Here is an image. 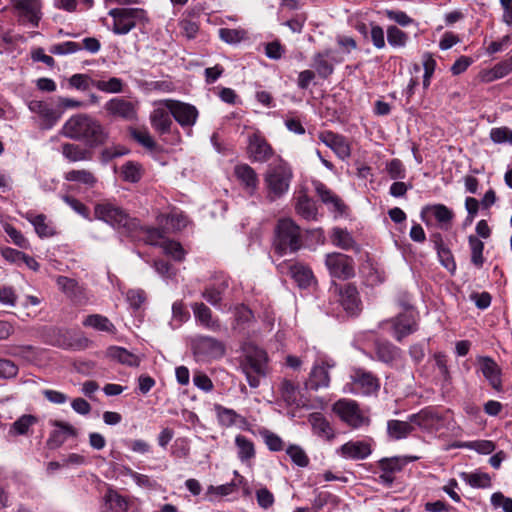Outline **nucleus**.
<instances>
[{
	"instance_id": "obj_1",
	"label": "nucleus",
	"mask_w": 512,
	"mask_h": 512,
	"mask_svg": "<svg viewBox=\"0 0 512 512\" xmlns=\"http://www.w3.org/2000/svg\"><path fill=\"white\" fill-rule=\"evenodd\" d=\"M63 136L82 141L89 147H98L106 143L108 131L97 119L88 114L71 116L61 129Z\"/></svg>"
},
{
	"instance_id": "obj_2",
	"label": "nucleus",
	"mask_w": 512,
	"mask_h": 512,
	"mask_svg": "<svg viewBox=\"0 0 512 512\" xmlns=\"http://www.w3.org/2000/svg\"><path fill=\"white\" fill-rule=\"evenodd\" d=\"M243 351V372L246 375L250 387L257 388L260 385V377L264 376L266 373L268 361L267 353L253 344H247Z\"/></svg>"
},
{
	"instance_id": "obj_3",
	"label": "nucleus",
	"mask_w": 512,
	"mask_h": 512,
	"mask_svg": "<svg viewBox=\"0 0 512 512\" xmlns=\"http://www.w3.org/2000/svg\"><path fill=\"white\" fill-rule=\"evenodd\" d=\"M275 251L279 255L287 251L296 252L302 245L300 227L291 219L283 218L278 221L275 230Z\"/></svg>"
},
{
	"instance_id": "obj_4",
	"label": "nucleus",
	"mask_w": 512,
	"mask_h": 512,
	"mask_svg": "<svg viewBox=\"0 0 512 512\" xmlns=\"http://www.w3.org/2000/svg\"><path fill=\"white\" fill-rule=\"evenodd\" d=\"M112 17V32L116 35H126L138 24L149 21L147 12L141 8H114L109 11Z\"/></svg>"
},
{
	"instance_id": "obj_5",
	"label": "nucleus",
	"mask_w": 512,
	"mask_h": 512,
	"mask_svg": "<svg viewBox=\"0 0 512 512\" xmlns=\"http://www.w3.org/2000/svg\"><path fill=\"white\" fill-rule=\"evenodd\" d=\"M246 158L251 163L264 164L276 156L275 149L259 129H254L247 135Z\"/></svg>"
},
{
	"instance_id": "obj_6",
	"label": "nucleus",
	"mask_w": 512,
	"mask_h": 512,
	"mask_svg": "<svg viewBox=\"0 0 512 512\" xmlns=\"http://www.w3.org/2000/svg\"><path fill=\"white\" fill-rule=\"evenodd\" d=\"M10 10L19 24L37 28L43 17L42 0H9Z\"/></svg>"
},
{
	"instance_id": "obj_7",
	"label": "nucleus",
	"mask_w": 512,
	"mask_h": 512,
	"mask_svg": "<svg viewBox=\"0 0 512 512\" xmlns=\"http://www.w3.org/2000/svg\"><path fill=\"white\" fill-rule=\"evenodd\" d=\"M333 412L352 429H359L369 426L370 418L359 407V404L352 399H339L333 404Z\"/></svg>"
},
{
	"instance_id": "obj_8",
	"label": "nucleus",
	"mask_w": 512,
	"mask_h": 512,
	"mask_svg": "<svg viewBox=\"0 0 512 512\" xmlns=\"http://www.w3.org/2000/svg\"><path fill=\"white\" fill-rule=\"evenodd\" d=\"M192 351L196 361L208 363L222 358L226 353V347L216 338L200 335L192 340Z\"/></svg>"
},
{
	"instance_id": "obj_9",
	"label": "nucleus",
	"mask_w": 512,
	"mask_h": 512,
	"mask_svg": "<svg viewBox=\"0 0 512 512\" xmlns=\"http://www.w3.org/2000/svg\"><path fill=\"white\" fill-rule=\"evenodd\" d=\"M293 178L290 165L278 157L275 164L269 165L264 180L270 192H287Z\"/></svg>"
},
{
	"instance_id": "obj_10",
	"label": "nucleus",
	"mask_w": 512,
	"mask_h": 512,
	"mask_svg": "<svg viewBox=\"0 0 512 512\" xmlns=\"http://www.w3.org/2000/svg\"><path fill=\"white\" fill-rule=\"evenodd\" d=\"M324 264L329 275L335 279L348 280L356 274L354 259L344 253H327L324 258Z\"/></svg>"
},
{
	"instance_id": "obj_11",
	"label": "nucleus",
	"mask_w": 512,
	"mask_h": 512,
	"mask_svg": "<svg viewBox=\"0 0 512 512\" xmlns=\"http://www.w3.org/2000/svg\"><path fill=\"white\" fill-rule=\"evenodd\" d=\"M350 378L351 383L348 391L353 394L371 396L376 395L380 389L379 378L363 368H354Z\"/></svg>"
},
{
	"instance_id": "obj_12",
	"label": "nucleus",
	"mask_w": 512,
	"mask_h": 512,
	"mask_svg": "<svg viewBox=\"0 0 512 512\" xmlns=\"http://www.w3.org/2000/svg\"><path fill=\"white\" fill-rule=\"evenodd\" d=\"M95 215L98 219L114 227H123L131 230L138 226V222L130 218L123 209L110 203L96 205Z\"/></svg>"
},
{
	"instance_id": "obj_13",
	"label": "nucleus",
	"mask_w": 512,
	"mask_h": 512,
	"mask_svg": "<svg viewBox=\"0 0 512 512\" xmlns=\"http://www.w3.org/2000/svg\"><path fill=\"white\" fill-rule=\"evenodd\" d=\"M337 302L350 315H357L362 309V302L357 287L352 283L332 286Z\"/></svg>"
},
{
	"instance_id": "obj_14",
	"label": "nucleus",
	"mask_w": 512,
	"mask_h": 512,
	"mask_svg": "<svg viewBox=\"0 0 512 512\" xmlns=\"http://www.w3.org/2000/svg\"><path fill=\"white\" fill-rule=\"evenodd\" d=\"M159 104L165 106L182 127H191L197 121L198 110L191 104L172 99L162 100Z\"/></svg>"
},
{
	"instance_id": "obj_15",
	"label": "nucleus",
	"mask_w": 512,
	"mask_h": 512,
	"mask_svg": "<svg viewBox=\"0 0 512 512\" xmlns=\"http://www.w3.org/2000/svg\"><path fill=\"white\" fill-rule=\"evenodd\" d=\"M374 440L366 437L362 440H350L337 449V454L348 460H364L373 452Z\"/></svg>"
},
{
	"instance_id": "obj_16",
	"label": "nucleus",
	"mask_w": 512,
	"mask_h": 512,
	"mask_svg": "<svg viewBox=\"0 0 512 512\" xmlns=\"http://www.w3.org/2000/svg\"><path fill=\"white\" fill-rule=\"evenodd\" d=\"M335 366V362L331 359L320 358L318 359L305 382L306 388L311 390H319L327 388L330 384L329 369Z\"/></svg>"
},
{
	"instance_id": "obj_17",
	"label": "nucleus",
	"mask_w": 512,
	"mask_h": 512,
	"mask_svg": "<svg viewBox=\"0 0 512 512\" xmlns=\"http://www.w3.org/2000/svg\"><path fill=\"white\" fill-rule=\"evenodd\" d=\"M104 109L111 117L120 118L125 121L137 120V103L128 101L122 97H115L108 100L104 105Z\"/></svg>"
},
{
	"instance_id": "obj_18",
	"label": "nucleus",
	"mask_w": 512,
	"mask_h": 512,
	"mask_svg": "<svg viewBox=\"0 0 512 512\" xmlns=\"http://www.w3.org/2000/svg\"><path fill=\"white\" fill-rule=\"evenodd\" d=\"M281 273L289 274L301 288L309 287L315 280L310 267L302 262L284 261L278 265Z\"/></svg>"
},
{
	"instance_id": "obj_19",
	"label": "nucleus",
	"mask_w": 512,
	"mask_h": 512,
	"mask_svg": "<svg viewBox=\"0 0 512 512\" xmlns=\"http://www.w3.org/2000/svg\"><path fill=\"white\" fill-rule=\"evenodd\" d=\"M319 140L329 147L336 156L345 161L351 157V144L348 139L331 130H325L318 134Z\"/></svg>"
},
{
	"instance_id": "obj_20",
	"label": "nucleus",
	"mask_w": 512,
	"mask_h": 512,
	"mask_svg": "<svg viewBox=\"0 0 512 512\" xmlns=\"http://www.w3.org/2000/svg\"><path fill=\"white\" fill-rule=\"evenodd\" d=\"M477 365L483 377L488 381L489 385L496 391H503L502 369L496 361L489 356H479Z\"/></svg>"
},
{
	"instance_id": "obj_21",
	"label": "nucleus",
	"mask_w": 512,
	"mask_h": 512,
	"mask_svg": "<svg viewBox=\"0 0 512 512\" xmlns=\"http://www.w3.org/2000/svg\"><path fill=\"white\" fill-rule=\"evenodd\" d=\"M409 419L411 423L429 433L437 432L444 427L443 417L431 407L422 409L420 412L411 415Z\"/></svg>"
},
{
	"instance_id": "obj_22",
	"label": "nucleus",
	"mask_w": 512,
	"mask_h": 512,
	"mask_svg": "<svg viewBox=\"0 0 512 512\" xmlns=\"http://www.w3.org/2000/svg\"><path fill=\"white\" fill-rule=\"evenodd\" d=\"M28 108L39 117L42 129H51L61 117V113L46 101L31 100Z\"/></svg>"
},
{
	"instance_id": "obj_23",
	"label": "nucleus",
	"mask_w": 512,
	"mask_h": 512,
	"mask_svg": "<svg viewBox=\"0 0 512 512\" xmlns=\"http://www.w3.org/2000/svg\"><path fill=\"white\" fill-rule=\"evenodd\" d=\"M406 464L407 460L399 456L380 459L377 462L380 469L378 482L387 487L391 486L395 480V474L400 472Z\"/></svg>"
},
{
	"instance_id": "obj_24",
	"label": "nucleus",
	"mask_w": 512,
	"mask_h": 512,
	"mask_svg": "<svg viewBox=\"0 0 512 512\" xmlns=\"http://www.w3.org/2000/svg\"><path fill=\"white\" fill-rule=\"evenodd\" d=\"M214 411L218 423L223 427L236 426L241 430L250 431V423L248 420L237 413L235 410L222 406L221 404L214 405Z\"/></svg>"
},
{
	"instance_id": "obj_25",
	"label": "nucleus",
	"mask_w": 512,
	"mask_h": 512,
	"mask_svg": "<svg viewBox=\"0 0 512 512\" xmlns=\"http://www.w3.org/2000/svg\"><path fill=\"white\" fill-rule=\"evenodd\" d=\"M392 326L395 339L401 341L417 330V316L414 311L407 310L392 320Z\"/></svg>"
},
{
	"instance_id": "obj_26",
	"label": "nucleus",
	"mask_w": 512,
	"mask_h": 512,
	"mask_svg": "<svg viewBox=\"0 0 512 512\" xmlns=\"http://www.w3.org/2000/svg\"><path fill=\"white\" fill-rule=\"evenodd\" d=\"M130 135L156 160L160 159L165 152L164 147L155 141L146 128H132L130 129Z\"/></svg>"
},
{
	"instance_id": "obj_27",
	"label": "nucleus",
	"mask_w": 512,
	"mask_h": 512,
	"mask_svg": "<svg viewBox=\"0 0 512 512\" xmlns=\"http://www.w3.org/2000/svg\"><path fill=\"white\" fill-rule=\"evenodd\" d=\"M196 322L202 327L213 332L221 329L220 321L213 316L212 310L202 302H196L191 305Z\"/></svg>"
},
{
	"instance_id": "obj_28",
	"label": "nucleus",
	"mask_w": 512,
	"mask_h": 512,
	"mask_svg": "<svg viewBox=\"0 0 512 512\" xmlns=\"http://www.w3.org/2000/svg\"><path fill=\"white\" fill-rule=\"evenodd\" d=\"M53 427L56 429L51 432L47 444L51 448L60 447L68 437H76L77 430L69 423L53 420L50 422Z\"/></svg>"
},
{
	"instance_id": "obj_29",
	"label": "nucleus",
	"mask_w": 512,
	"mask_h": 512,
	"mask_svg": "<svg viewBox=\"0 0 512 512\" xmlns=\"http://www.w3.org/2000/svg\"><path fill=\"white\" fill-rule=\"evenodd\" d=\"M308 422L312 427L313 433L319 438L325 441H331L335 437L332 425L323 414L319 412L310 414Z\"/></svg>"
},
{
	"instance_id": "obj_30",
	"label": "nucleus",
	"mask_w": 512,
	"mask_h": 512,
	"mask_svg": "<svg viewBox=\"0 0 512 512\" xmlns=\"http://www.w3.org/2000/svg\"><path fill=\"white\" fill-rule=\"evenodd\" d=\"M361 274L367 286L375 287L386 280L385 270L381 265L373 261H366L361 267Z\"/></svg>"
},
{
	"instance_id": "obj_31",
	"label": "nucleus",
	"mask_w": 512,
	"mask_h": 512,
	"mask_svg": "<svg viewBox=\"0 0 512 512\" xmlns=\"http://www.w3.org/2000/svg\"><path fill=\"white\" fill-rule=\"evenodd\" d=\"M277 393L279 398L287 406H299L300 404V391L299 386L293 381L283 378L277 385Z\"/></svg>"
},
{
	"instance_id": "obj_32",
	"label": "nucleus",
	"mask_w": 512,
	"mask_h": 512,
	"mask_svg": "<svg viewBox=\"0 0 512 512\" xmlns=\"http://www.w3.org/2000/svg\"><path fill=\"white\" fill-rule=\"evenodd\" d=\"M150 123L160 135L169 133L173 123L170 111L165 106L155 108L150 114Z\"/></svg>"
},
{
	"instance_id": "obj_33",
	"label": "nucleus",
	"mask_w": 512,
	"mask_h": 512,
	"mask_svg": "<svg viewBox=\"0 0 512 512\" xmlns=\"http://www.w3.org/2000/svg\"><path fill=\"white\" fill-rule=\"evenodd\" d=\"M234 175L244 188L254 190L257 188L259 179L253 167L247 163H240L234 167Z\"/></svg>"
},
{
	"instance_id": "obj_34",
	"label": "nucleus",
	"mask_w": 512,
	"mask_h": 512,
	"mask_svg": "<svg viewBox=\"0 0 512 512\" xmlns=\"http://www.w3.org/2000/svg\"><path fill=\"white\" fill-rule=\"evenodd\" d=\"M25 218L34 226V229L39 237H51L56 231L51 222L43 214H35L34 212H27Z\"/></svg>"
},
{
	"instance_id": "obj_35",
	"label": "nucleus",
	"mask_w": 512,
	"mask_h": 512,
	"mask_svg": "<svg viewBox=\"0 0 512 512\" xmlns=\"http://www.w3.org/2000/svg\"><path fill=\"white\" fill-rule=\"evenodd\" d=\"M235 446L237 448V457L244 464H250L256 456L255 445L253 441L241 434L235 436Z\"/></svg>"
},
{
	"instance_id": "obj_36",
	"label": "nucleus",
	"mask_w": 512,
	"mask_h": 512,
	"mask_svg": "<svg viewBox=\"0 0 512 512\" xmlns=\"http://www.w3.org/2000/svg\"><path fill=\"white\" fill-rule=\"evenodd\" d=\"M375 353L377 359L386 364H392L401 356L400 348L390 342H377Z\"/></svg>"
},
{
	"instance_id": "obj_37",
	"label": "nucleus",
	"mask_w": 512,
	"mask_h": 512,
	"mask_svg": "<svg viewBox=\"0 0 512 512\" xmlns=\"http://www.w3.org/2000/svg\"><path fill=\"white\" fill-rule=\"evenodd\" d=\"M85 327L93 328L100 332L110 334L116 333L115 325L106 317L101 314L88 315L82 322Z\"/></svg>"
},
{
	"instance_id": "obj_38",
	"label": "nucleus",
	"mask_w": 512,
	"mask_h": 512,
	"mask_svg": "<svg viewBox=\"0 0 512 512\" xmlns=\"http://www.w3.org/2000/svg\"><path fill=\"white\" fill-rule=\"evenodd\" d=\"M145 173L143 165L137 161H127L120 168L121 178L130 183L139 182Z\"/></svg>"
},
{
	"instance_id": "obj_39",
	"label": "nucleus",
	"mask_w": 512,
	"mask_h": 512,
	"mask_svg": "<svg viewBox=\"0 0 512 512\" xmlns=\"http://www.w3.org/2000/svg\"><path fill=\"white\" fill-rule=\"evenodd\" d=\"M108 355L111 359L130 367H137L140 364V357L126 350L125 348L114 346L108 349Z\"/></svg>"
},
{
	"instance_id": "obj_40",
	"label": "nucleus",
	"mask_w": 512,
	"mask_h": 512,
	"mask_svg": "<svg viewBox=\"0 0 512 512\" xmlns=\"http://www.w3.org/2000/svg\"><path fill=\"white\" fill-rule=\"evenodd\" d=\"M331 53L330 49H326L313 56V67L321 78H328L334 71L333 65L327 60Z\"/></svg>"
},
{
	"instance_id": "obj_41",
	"label": "nucleus",
	"mask_w": 512,
	"mask_h": 512,
	"mask_svg": "<svg viewBox=\"0 0 512 512\" xmlns=\"http://www.w3.org/2000/svg\"><path fill=\"white\" fill-rule=\"evenodd\" d=\"M413 431L411 423L392 419L387 422V434L393 440H401L408 437Z\"/></svg>"
},
{
	"instance_id": "obj_42",
	"label": "nucleus",
	"mask_w": 512,
	"mask_h": 512,
	"mask_svg": "<svg viewBox=\"0 0 512 512\" xmlns=\"http://www.w3.org/2000/svg\"><path fill=\"white\" fill-rule=\"evenodd\" d=\"M459 476L472 488L485 489L491 486V478L489 474L485 472H461Z\"/></svg>"
},
{
	"instance_id": "obj_43",
	"label": "nucleus",
	"mask_w": 512,
	"mask_h": 512,
	"mask_svg": "<svg viewBox=\"0 0 512 512\" xmlns=\"http://www.w3.org/2000/svg\"><path fill=\"white\" fill-rule=\"evenodd\" d=\"M61 152L70 162H79L91 159V152L78 144L65 143L61 147Z\"/></svg>"
},
{
	"instance_id": "obj_44",
	"label": "nucleus",
	"mask_w": 512,
	"mask_h": 512,
	"mask_svg": "<svg viewBox=\"0 0 512 512\" xmlns=\"http://www.w3.org/2000/svg\"><path fill=\"white\" fill-rule=\"evenodd\" d=\"M331 241L333 245L342 250L348 251L357 248L354 238L346 229L334 228L331 234Z\"/></svg>"
},
{
	"instance_id": "obj_45",
	"label": "nucleus",
	"mask_w": 512,
	"mask_h": 512,
	"mask_svg": "<svg viewBox=\"0 0 512 512\" xmlns=\"http://www.w3.org/2000/svg\"><path fill=\"white\" fill-rule=\"evenodd\" d=\"M228 288L227 280L223 279L216 284L208 286L202 292V296L214 307H218L222 301V296Z\"/></svg>"
},
{
	"instance_id": "obj_46",
	"label": "nucleus",
	"mask_w": 512,
	"mask_h": 512,
	"mask_svg": "<svg viewBox=\"0 0 512 512\" xmlns=\"http://www.w3.org/2000/svg\"><path fill=\"white\" fill-rule=\"evenodd\" d=\"M91 86L104 93L116 94L123 92L125 84L122 79L117 77H111L107 80H91Z\"/></svg>"
},
{
	"instance_id": "obj_47",
	"label": "nucleus",
	"mask_w": 512,
	"mask_h": 512,
	"mask_svg": "<svg viewBox=\"0 0 512 512\" xmlns=\"http://www.w3.org/2000/svg\"><path fill=\"white\" fill-rule=\"evenodd\" d=\"M65 179L70 182L82 184L87 189L94 188L98 181L92 172L85 169L68 171L65 174Z\"/></svg>"
},
{
	"instance_id": "obj_48",
	"label": "nucleus",
	"mask_w": 512,
	"mask_h": 512,
	"mask_svg": "<svg viewBox=\"0 0 512 512\" xmlns=\"http://www.w3.org/2000/svg\"><path fill=\"white\" fill-rule=\"evenodd\" d=\"M297 213L307 220H314L317 216V206L307 194H302L296 204Z\"/></svg>"
},
{
	"instance_id": "obj_49",
	"label": "nucleus",
	"mask_w": 512,
	"mask_h": 512,
	"mask_svg": "<svg viewBox=\"0 0 512 512\" xmlns=\"http://www.w3.org/2000/svg\"><path fill=\"white\" fill-rule=\"evenodd\" d=\"M468 242L471 251V263L477 268H482L485 262L483 256L484 243L474 235L469 236Z\"/></svg>"
},
{
	"instance_id": "obj_50",
	"label": "nucleus",
	"mask_w": 512,
	"mask_h": 512,
	"mask_svg": "<svg viewBox=\"0 0 512 512\" xmlns=\"http://www.w3.org/2000/svg\"><path fill=\"white\" fill-rule=\"evenodd\" d=\"M163 254L172 258L174 261L181 262L185 259L186 251L181 243L167 238L161 246Z\"/></svg>"
},
{
	"instance_id": "obj_51",
	"label": "nucleus",
	"mask_w": 512,
	"mask_h": 512,
	"mask_svg": "<svg viewBox=\"0 0 512 512\" xmlns=\"http://www.w3.org/2000/svg\"><path fill=\"white\" fill-rule=\"evenodd\" d=\"M128 502L121 495L110 492L105 496V512H127Z\"/></svg>"
},
{
	"instance_id": "obj_52",
	"label": "nucleus",
	"mask_w": 512,
	"mask_h": 512,
	"mask_svg": "<svg viewBox=\"0 0 512 512\" xmlns=\"http://www.w3.org/2000/svg\"><path fill=\"white\" fill-rule=\"evenodd\" d=\"M409 40L406 32L402 31L395 25L387 27V41L393 48L405 47Z\"/></svg>"
},
{
	"instance_id": "obj_53",
	"label": "nucleus",
	"mask_w": 512,
	"mask_h": 512,
	"mask_svg": "<svg viewBox=\"0 0 512 512\" xmlns=\"http://www.w3.org/2000/svg\"><path fill=\"white\" fill-rule=\"evenodd\" d=\"M37 423V418L30 414H25L19 417L11 426L10 434L12 435H25L28 433L30 427Z\"/></svg>"
},
{
	"instance_id": "obj_54",
	"label": "nucleus",
	"mask_w": 512,
	"mask_h": 512,
	"mask_svg": "<svg viewBox=\"0 0 512 512\" xmlns=\"http://www.w3.org/2000/svg\"><path fill=\"white\" fill-rule=\"evenodd\" d=\"M181 34L187 39H194L199 31V24L191 17L190 13L183 14L179 20Z\"/></svg>"
},
{
	"instance_id": "obj_55",
	"label": "nucleus",
	"mask_w": 512,
	"mask_h": 512,
	"mask_svg": "<svg viewBox=\"0 0 512 512\" xmlns=\"http://www.w3.org/2000/svg\"><path fill=\"white\" fill-rule=\"evenodd\" d=\"M286 453L290 457L291 461L302 468L309 465V457L302 447L296 444H291L286 448Z\"/></svg>"
},
{
	"instance_id": "obj_56",
	"label": "nucleus",
	"mask_w": 512,
	"mask_h": 512,
	"mask_svg": "<svg viewBox=\"0 0 512 512\" xmlns=\"http://www.w3.org/2000/svg\"><path fill=\"white\" fill-rule=\"evenodd\" d=\"M141 231L144 234V241L153 246H158L161 248L163 243L167 240L164 231L158 228L152 227H142Z\"/></svg>"
},
{
	"instance_id": "obj_57",
	"label": "nucleus",
	"mask_w": 512,
	"mask_h": 512,
	"mask_svg": "<svg viewBox=\"0 0 512 512\" xmlns=\"http://www.w3.org/2000/svg\"><path fill=\"white\" fill-rule=\"evenodd\" d=\"M58 288L70 298H75L80 292V287L76 280L65 276H58L56 279Z\"/></svg>"
},
{
	"instance_id": "obj_58",
	"label": "nucleus",
	"mask_w": 512,
	"mask_h": 512,
	"mask_svg": "<svg viewBox=\"0 0 512 512\" xmlns=\"http://www.w3.org/2000/svg\"><path fill=\"white\" fill-rule=\"evenodd\" d=\"M458 447L468 448L480 454H490L495 450V444L490 440L469 441L458 445Z\"/></svg>"
},
{
	"instance_id": "obj_59",
	"label": "nucleus",
	"mask_w": 512,
	"mask_h": 512,
	"mask_svg": "<svg viewBox=\"0 0 512 512\" xmlns=\"http://www.w3.org/2000/svg\"><path fill=\"white\" fill-rule=\"evenodd\" d=\"M82 49L81 44L74 41H65L62 43L53 44L49 51L54 55H68L73 54Z\"/></svg>"
},
{
	"instance_id": "obj_60",
	"label": "nucleus",
	"mask_w": 512,
	"mask_h": 512,
	"mask_svg": "<svg viewBox=\"0 0 512 512\" xmlns=\"http://www.w3.org/2000/svg\"><path fill=\"white\" fill-rule=\"evenodd\" d=\"M286 52V47L276 39L264 44V53L271 60H280Z\"/></svg>"
},
{
	"instance_id": "obj_61",
	"label": "nucleus",
	"mask_w": 512,
	"mask_h": 512,
	"mask_svg": "<svg viewBox=\"0 0 512 512\" xmlns=\"http://www.w3.org/2000/svg\"><path fill=\"white\" fill-rule=\"evenodd\" d=\"M260 435L270 451L278 452L284 449V442L277 434L267 429H263L260 431Z\"/></svg>"
},
{
	"instance_id": "obj_62",
	"label": "nucleus",
	"mask_w": 512,
	"mask_h": 512,
	"mask_svg": "<svg viewBox=\"0 0 512 512\" xmlns=\"http://www.w3.org/2000/svg\"><path fill=\"white\" fill-rule=\"evenodd\" d=\"M219 37L228 44H237L245 38V31L240 29L221 28Z\"/></svg>"
},
{
	"instance_id": "obj_63",
	"label": "nucleus",
	"mask_w": 512,
	"mask_h": 512,
	"mask_svg": "<svg viewBox=\"0 0 512 512\" xmlns=\"http://www.w3.org/2000/svg\"><path fill=\"white\" fill-rule=\"evenodd\" d=\"M322 201L329 206V209L336 213V216H341L346 213V205L335 194H322Z\"/></svg>"
},
{
	"instance_id": "obj_64",
	"label": "nucleus",
	"mask_w": 512,
	"mask_h": 512,
	"mask_svg": "<svg viewBox=\"0 0 512 512\" xmlns=\"http://www.w3.org/2000/svg\"><path fill=\"white\" fill-rule=\"evenodd\" d=\"M391 179L401 180L406 176V170L401 160L392 159L386 163L385 167Z\"/></svg>"
}]
</instances>
